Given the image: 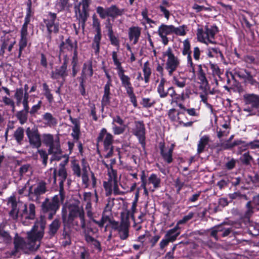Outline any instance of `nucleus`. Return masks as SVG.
I'll use <instances>...</instances> for the list:
<instances>
[{"label": "nucleus", "mask_w": 259, "mask_h": 259, "mask_svg": "<svg viewBox=\"0 0 259 259\" xmlns=\"http://www.w3.org/2000/svg\"><path fill=\"white\" fill-rule=\"evenodd\" d=\"M246 104L251 105L255 109L259 108V95L255 94H246L244 96Z\"/></svg>", "instance_id": "29"}, {"label": "nucleus", "mask_w": 259, "mask_h": 259, "mask_svg": "<svg viewBox=\"0 0 259 259\" xmlns=\"http://www.w3.org/2000/svg\"><path fill=\"white\" fill-rule=\"evenodd\" d=\"M180 227L176 225L174 228L166 231L164 235L165 238H167L171 242H173L180 234Z\"/></svg>", "instance_id": "33"}, {"label": "nucleus", "mask_w": 259, "mask_h": 259, "mask_svg": "<svg viewBox=\"0 0 259 259\" xmlns=\"http://www.w3.org/2000/svg\"><path fill=\"white\" fill-rule=\"evenodd\" d=\"M94 74L93 62L91 60L84 62L81 69L80 76L87 78V76L92 77Z\"/></svg>", "instance_id": "30"}, {"label": "nucleus", "mask_w": 259, "mask_h": 259, "mask_svg": "<svg viewBox=\"0 0 259 259\" xmlns=\"http://www.w3.org/2000/svg\"><path fill=\"white\" fill-rule=\"evenodd\" d=\"M112 131L115 135H119L123 134L126 128L125 125L117 126L116 124L112 123Z\"/></svg>", "instance_id": "59"}, {"label": "nucleus", "mask_w": 259, "mask_h": 259, "mask_svg": "<svg viewBox=\"0 0 259 259\" xmlns=\"http://www.w3.org/2000/svg\"><path fill=\"white\" fill-rule=\"evenodd\" d=\"M157 33L161 39L164 45H167L169 42L167 35L173 34V25H166L162 23L158 28Z\"/></svg>", "instance_id": "19"}, {"label": "nucleus", "mask_w": 259, "mask_h": 259, "mask_svg": "<svg viewBox=\"0 0 259 259\" xmlns=\"http://www.w3.org/2000/svg\"><path fill=\"white\" fill-rule=\"evenodd\" d=\"M141 28L139 26H132L128 29V38L133 41V45L138 43L141 34Z\"/></svg>", "instance_id": "27"}, {"label": "nucleus", "mask_w": 259, "mask_h": 259, "mask_svg": "<svg viewBox=\"0 0 259 259\" xmlns=\"http://www.w3.org/2000/svg\"><path fill=\"white\" fill-rule=\"evenodd\" d=\"M8 203L11 204V210L9 212V215H14L16 217L15 211L18 206V203L17 202L15 196H11L8 199Z\"/></svg>", "instance_id": "49"}, {"label": "nucleus", "mask_w": 259, "mask_h": 259, "mask_svg": "<svg viewBox=\"0 0 259 259\" xmlns=\"http://www.w3.org/2000/svg\"><path fill=\"white\" fill-rule=\"evenodd\" d=\"M69 214L67 222L71 223L75 218L78 217L80 221L81 228L84 229L86 226L84 211L82 207L75 204H70L68 206Z\"/></svg>", "instance_id": "11"}, {"label": "nucleus", "mask_w": 259, "mask_h": 259, "mask_svg": "<svg viewBox=\"0 0 259 259\" xmlns=\"http://www.w3.org/2000/svg\"><path fill=\"white\" fill-rule=\"evenodd\" d=\"M187 78L182 77L180 76H174L172 77V83L178 88H183L186 85Z\"/></svg>", "instance_id": "45"}, {"label": "nucleus", "mask_w": 259, "mask_h": 259, "mask_svg": "<svg viewBox=\"0 0 259 259\" xmlns=\"http://www.w3.org/2000/svg\"><path fill=\"white\" fill-rule=\"evenodd\" d=\"M76 79L79 82L78 90L80 93V95L83 97H84L86 96L85 82L87 78L80 76L77 77Z\"/></svg>", "instance_id": "44"}, {"label": "nucleus", "mask_w": 259, "mask_h": 259, "mask_svg": "<svg viewBox=\"0 0 259 259\" xmlns=\"http://www.w3.org/2000/svg\"><path fill=\"white\" fill-rule=\"evenodd\" d=\"M60 207V198L58 195H54L50 200L46 198L41 205V211L48 214V219L52 220Z\"/></svg>", "instance_id": "7"}, {"label": "nucleus", "mask_w": 259, "mask_h": 259, "mask_svg": "<svg viewBox=\"0 0 259 259\" xmlns=\"http://www.w3.org/2000/svg\"><path fill=\"white\" fill-rule=\"evenodd\" d=\"M112 86V84H105L104 87V94L102 96L101 100L102 110H104L105 106L109 105L110 103V87Z\"/></svg>", "instance_id": "28"}, {"label": "nucleus", "mask_w": 259, "mask_h": 259, "mask_svg": "<svg viewBox=\"0 0 259 259\" xmlns=\"http://www.w3.org/2000/svg\"><path fill=\"white\" fill-rule=\"evenodd\" d=\"M114 142L113 136L110 133L107 132L106 128H102L98 136L96 139V147L98 153H100L99 149V145L100 143H102L103 145L104 151H108L107 153L105 155V158H109L112 157L113 155L114 146L113 145Z\"/></svg>", "instance_id": "3"}, {"label": "nucleus", "mask_w": 259, "mask_h": 259, "mask_svg": "<svg viewBox=\"0 0 259 259\" xmlns=\"http://www.w3.org/2000/svg\"><path fill=\"white\" fill-rule=\"evenodd\" d=\"M125 70H122L117 72V75L120 79L121 85L123 87L126 92L134 90L131 82V77L125 74Z\"/></svg>", "instance_id": "22"}, {"label": "nucleus", "mask_w": 259, "mask_h": 259, "mask_svg": "<svg viewBox=\"0 0 259 259\" xmlns=\"http://www.w3.org/2000/svg\"><path fill=\"white\" fill-rule=\"evenodd\" d=\"M209 137L207 135H204L200 138L197 145V154H199L204 152V149L209 144Z\"/></svg>", "instance_id": "36"}, {"label": "nucleus", "mask_w": 259, "mask_h": 259, "mask_svg": "<svg viewBox=\"0 0 259 259\" xmlns=\"http://www.w3.org/2000/svg\"><path fill=\"white\" fill-rule=\"evenodd\" d=\"M158 9L159 10L160 15L163 16L167 20H168L170 16V12L163 5H160Z\"/></svg>", "instance_id": "63"}, {"label": "nucleus", "mask_w": 259, "mask_h": 259, "mask_svg": "<svg viewBox=\"0 0 259 259\" xmlns=\"http://www.w3.org/2000/svg\"><path fill=\"white\" fill-rule=\"evenodd\" d=\"M68 67L61 65L57 67L51 73V78L54 80L61 79L63 83L65 82L66 77L68 76Z\"/></svg>", "instance_id": "21"}, {"label": "nucleus", "mask_w": 259, "mask_h": 259, "mask_svg": "<svg viewBox=\"0 0 259 259\" xmlns=\"http://www.w3.org/2000/svg\"><path fill=\"white\" fill-rule=\"evenodd\" d=\"M47 191V183L45 181L41 180L37 183L34 188H33L32 186L29 187L27 196L31 200L36 201L39 199L40 196Z\"/></svg>", "instance_id": "14"}, {"label": "nucleus", "mask_w": 259, "mask_h": 259, "mask_svg": "<svg viewBox=\"0 0 259 259\" xmlns=\"http://www.w3.org/2000/svg\"><path fill=\"white\" fill-rule=\"evenodd\" d=\"M177 110L175 108H171L168 111L167 115L169 119L171 121H175L178 119V117L181 114L185 115V113L183 111H178L176 113Z\"/></svg>", "instance_id": "48"}, {"label": "nucleus", "mask_w": 259, "mask_h": 259, "mask_svg": "<svg viewBox=\"0 0 259 259\" xmlns=\"http://www.w3.org/2000/svg\"><path fill=\"white\" fill-rule=\"evenodd\" d=\"M246 207V211H245L244 217L245 219H249L252 216L253 214L254 211L253 208L254 207L251 205V201H248L245 205Z\"/></svg>", "instance_id": "54"}, {"label": "nucleus", "mask_w": 259, "mask_h": 259, "mask_svg": "<svg viewBox=\"0 0 259 259\" xmlns=\"http://www.w3.org/2000/svg\"><path fill=\"white\" fill-rule=\"evenodd\" d=\"M253 159L252 156L249 154V152L244 153L242 157L240 158L241 162L245 165H250V161Z\"/></svg>", "instance_id": "60"}, {"label": "nucleus", "mask_w": 259, "mask_h": 259, "mask_svg": "<svg viewBox=\"0 0 259 259\" xmlns=\"http://www.w3.org/2000/svg\"><path fill=\"white\" fill-rule=\"evenodd\" d=\"M141 188L143 189L144 194L145 195H148V189L147 188V178H146V176L145 174V172L144 170H142L141 172Z\"/></svg>", "instance_id": "53"}, {"label": "nucleus", "mask_w": 259, "mask_h": 259, "mask_svg": "<svg viewBox=\"0 0 259 259\" xmlns=\"http://www.w3.org/2000/svg\"><path fill=\"white\" fill-rule=\"evenodd\" d=\"M107 36L111 45L116 47L117 51H118L120 47V40L118 37L114 34V32L107 34Z\"/></svg>", "instance_id": "51"}, {"label": "nucleus", "mask_w": 259, "mask_h": 259, "mask_svg": "<svg viewBox=\"0 0 259 259\" xmlns=\"http://www.w3.org/2000/svg\"><path fill=\"white\" fill-rule=\"evenodd\" d=\"M28 114H29V111L22 109L21 110L18 111L16 113L15 116L19 120L20 123L21 124H24L28 120Z\"/></svg>", "instance_id": "41"}, {"label": "nucleus", "mask_w": 259, "mask_h": 259, "mask_svg": "<svg viewBox=\"0 0 259 259\" xmlns=\"http://www.w3.org/2000/svg\"><path fill=\"white\" fill-rule=\"evenodd\" d=\"M137 203L136 201H134L132 203V212L131 213L129 210H128L125 215L124 214V219L127 221H128L129 220V217L131 215V218L133 220H135V217H134V213L136 212V207H137Z\"/></svg>", "instance_id": "58"}, {"label": "nucleus", "mask_w": 259, "mask_h": 259, "mask_svg": "<svg viewBox=\"0 0 259 259\" xmlns=\"http://www.w3.org/2000/svg\"><path fill=\"white\" fill-rule=\"evenodd\" d=\"M163 56L167 57L165 64V69L167 71L168 75L170 76L180 66V60L175 55L170 47H168L166 51L163 53Z\"/></svg>", "instance_id": "9"}, {"label": "nucleus", "mask_w": 259, "mask_h": 259, "mask_svg": "<svg viewBox=\"0 0 259 259\" xmlns=\"http://www.w3.org/2000/svg\"><path fill=\"white\" fill-rule=\"evenodd\" d=\"M69 120L74 125L72 128V133L71 134V137L74 141H78L79 140L80 136V122L78 118H74L72 116H69Z\"/></svg>", "instance_id": "23"}, {"label": "nucleus", "mask_w": 259, "mask_h": 259, "mask_svg": "<svg viewBox=\"0 0 259 259\" xmlns=\"http://www.w3.org/2000/svg\"><path fill=\"white\" fill-rule=\"evenodd\" d=\"M65 163H61L59 164L58 170L56 168H51L49 170H53L52 179L53 184L56 185L57 182V177H59V185H64V183L67 178V170L65 166Z\"/></svg>", "instance_id": "17"}, {"label": "nucleus", "mask_w": 259, "mask_h": 259, "mask_svg": "<svg viewBox=\"0 0 259 259\" xmlns=\"http://www.w3.org/2000/svg\"><path fill=\"white\" fill-rule=\"evenodd\" d=\"M112 182L108 180L103 182V187L106 191V195L107 196H110L112 192Z\"/></svg>", "instance_id": "64"}, {"label": "nucleus", "mask_w": 259, "mask_h": 259, "mask_svg": "<svg viewBox=\"0 0 259 259\" xmlns=\"http://www.w3.org/2000/svg\"><path fill=\"white\" fill-rule=\"evenodd\" d=\"M10 38L9 36L5 37L2 39V45L0 49V55H3L8 46L11 43Z\"/></svg>", "instance_id": "56"}, {"label": "nucleus", "mask_w": 259, "mask_h": 259, "mask_svg": "<svg viewBox=\"0 0 259 259\" xmlns=\"http://www.w3.org/2000/svg\"><path fill=\"white\" fill-rule=\"evenodd\" d=\"M132 133L135 136L143 149L146 148V128L143 121H135Z\"/></svg>", "instance_id": "15"}, {"label": "nucleus", "mask_w": 259, "mask_h": 259, "mask_svg": "<svg viewBox=\"0 0 259 259\" xmlns=\"http://www.w3.org/2000/svg\"><path fill=\"white\" fill-rule=\"evenodd\" d=\"M24 130L22 127H18L15 131L14 137L18 144H21L24 136Z\"/></svg>", "instance_id": "46"}, {"label": "nucleus", "mask_w": 259, "mask_h": 259, "mask_svg": "<svg viewBox=\"0 0 259 259\" xmlns=\"http://www.w3.org/2000/svg\"><path fill=\"white\" fill-rule=\"evenodd\" d=\"M198 70L197 72V79L200 81L201 86H208V81L206 78V73L203 68H207L206 65L204 64L197 65Z\"/></svg>", "instance_id": "26"}, {"label": "nucleus", "mask_w": 259, "mask_h": 259, "mask_svg": "<svg viewBox=\"0 0 259 259\" xmlns=\"http://www.w3.org/2000/svg\"><path fill=\"white\" fill-rule=\"evenodd\" d=\"M200 88L203 90L204 94H200V98H201V101L204 104H206L208 99V90H209L210 87L208 86H201Z\"/></svg>", "instance_id": "57"}, {"label": "nucleus", "mask_w": 259, "mask_h": 259, "mask_svg": "<svg viewBox=\"0 0 259 259\" xmlns=\"http://www.w3.org/2000/svg\"><path fill=\"white\" fill-rule=\"evenodd\" d=\"M244 73L239 72L238 76L244 80V81L252 85H255L258 83L254 79L251 72L246 69H244Z\"/></svg>", "instance_id": "34"}, {"label": "nucleus", "mask_w": 259, "mask_h": 259, "mask_svg": "<svg viewBox=\"0 0 259 259\" xmlns=\"http://www.w3.org/2000/svg\"><path fill=\"white\" fill-rule=\"evenodd\" d=\"M26 15L24 19V22L22 25L20 30V38L18 42V58H20L22 52L27 47L28 44V25L31 21V18L32 17L34 14L33 9H26Z\"/></svg>", "instance_id": "5"}, {"label": "nucleus", "mask_w": 259, "mask_h": 259, "mask_svg": "<svg viewBox=\"0 0 259 259\" xmlns=\"http://www.w3.org/2000/svg\"><path fill=\"white\" fill-rule=\"evenodd\" d=\"M75 12L78 13V19L81 24V27L83 29L84 28L85 23L89 17V9L82 8L80 9L79 6H75Z\"/></svg>", "instance_id": "24"}, {"label": "nucleus", "mask_w": 259, "mask_h": 259, "mask_svg": "<svg viewBox=\"0 0 259 259\" xmlns=\"http://www.w3.org/2000/svg\"><path fill=\"white\" fill-rule=\"evenodd\" d=\"M190 41L188 38L185 39L183 41L182 54L183 56H186L187 54H191Z\"/></svg>", "instance_id": "55"}, {"label": "nucleus", "mask_w": 259, "mask_h": 259, "mask_svg": "<svg viewBox=\"0 0 259 259\" xmlns=\"http://www.w3.org/2000/svg\"><path fill=\"white\" fill-rule=\"evenodd\" d=\"M121 222L120 223V229L118 231L119 234L120 238L121 240L126 239L129 236L128 231V221L124 219V213H121Z\"/></svg>", "instance_id": "25"}, {"label": "nucleus", "mask_w": 259, "mask_h": 259, "mask_svg": "<svg viewBox=\"0 0 259 259\" xmlns=\"http://www.w3.org/2000/svg\"><path fill=\"white\" fill-rule=\"evenodd\" d=\"M209 64L212 76L214 77L218 76L220 79H221V75L223 74L224 70H221L217 64L210 62Z\"/></svg>", "instance_id": "47"}, {"label": "nucleus", "mask_w": 259, "mask_h": 259, "mask_svg": "<svg viewBox=\"0 0 259 259\" xmlns=\"http://www.w3.org/2000/svg\"><path fill=\"white\" fill-rule=\"evenodd\" d=\"M189 31L188 27L186 25L183 24L179 27H175L173 25V33L178 36H185L187 32Z\"/></svg>", "instance_id": "43"}, {"label": "nucleus", "mask_w": 259, "mask_h": 259, "mask_svg": "<svg viewBox=\"0 0 259 259\" xmlns=\"http://www.w3.org/2000/svg\"><path fill=\"white\" fill-rule=\"evenodd\" d=\"M93 27L95 29L96 34L93 39V42L92 45V48L94 50L95 54H98L100 52V43L102 38V32L100 21L96 14L92 16Z\"/></svg>", "instance_id": "12"}, {"label": "nucleus", "mask_w": 259, "mask_h": 259, "mask_svg": "<svg viewBox=\"0 0 259 259\" xmlns=\"http://www.w3.org/2000/svg\"><path fill=\"white\" fill-rule=\"evenodd\" d=\"M43 143L49 147L48 153L52 154V160L59 161L64 156L62 155L63 151L61 148L60 138L57 136L54 139L53 135L45 134L42 136Z\"/></svg>", "instance_id": "2"}, {"label": "nucleus", "mask_w": 259, "mask_h": 259, "mask_svg": "<svg viewBox=\"0 0 259 259\" xmlns=\"http://www.w3.org/2000/svg\"><path fill=\"white\" fill-rule=\"evenodd\" d=\"M143 107L145 108H149L153 106L156 104L155 100L151 99L149 98H143L140 102Z\"/></svg>", "instance_id": "52"}, {"label": "nucleus", "mask_w": 259, "mask_h": 259, "mask_svg": "<svg viewBox=\"0 0 259 259\" xmlns=\"http://www.w3.org/2000/svg\"><path fill=\"white\" fill-rule=\"evenodd\" d=\"M44 236V232L38 231L37 226L34 225L31 230L27 233V242L29 245L34 248V251H36L39 247L40 243L37 244V241H40Z\"/></svg>", "instance_id": "13"}, {"label": "nucleus", "mask_w": 259, "mask_h": 259, "mask_svg": "<svg viewBox=\"0 0 259 259\" xmlns=\"http://www.w3.org/2000/svg\"><path fill=\"white\" fill-rule=\"evenodd\" d=\"M166 82V79L164 77H161L160 82L157 88V92L161 98H165L168 95L167 90H165L164 88V84Z\"/></svg>", "instance_id": "39"}, {"label": "nucleus", "mask_w": 259, "mask_h": 259, "mask_svg": "<svg viewBox=\"0 0 259 259\" xmlns=\"http://www.w3.org/2000/svg\"><path fill=\"white\" fill-rule=\"evenodd\" d=\"M112 58L114 65L116 66L117 72H119L124 70V68L121 65V63L120 62L117 57V53L116 51H113L112 53Z\"/></svg>", "instance_id": "50"}, {"label": "nucleus", "mask_w": 259, "mask_h": 259, "mask_svg": "<svg viewBox=\"0 0 259 259\" xmlns=\"http://www.w3.org/2000/svg\"><path fill=\"white\" fill-rule=\"evenodd\" d=\"M43 22L47 31L46 37L48 42H51L52 39V33L57 34L59 32L61 27L59 18L57 17V13L50 11L43 19Z\"/></svg>", "instance_id": "4"}, {"label": "nucleus", "mask_w": 259, "mask_h": 259, "mask_svg": "<svg viewBox=\"0 0 259 259\" xmlns=\"http://www.w3.org/2000/svg\"><path fill=\"white\" fill-rule=\"evenodd\" d=\"M125 10L123 8H119L116 5H111L109 7L104 8L102 6H98L96 8V12L101 19L107 18L105 23V28L107 30V34L114 32L113 24L111 21L114 20L119 17L122 16L125 13Z\"/></svg>", "instance_id": "1"}, {"label": "nucleus", "mask_w": 259, "mask_h": 259, "mask_svg": "<svg viewBox=\"0 0 259 259\" xmlns=\"http://www.w3.org/2000/svg\"><path fill=\"white\" fill-rule=\"evenodd\" d=\"M61 226V222L58 219H55L49 225L48 234L51 237H54Z\"/></svg>", "instance_id": "37"}, {"label": "nucleus", "mask_w": 259, "mask_h": 259, "mask_svg": "<svg viewBox=\"0 0 259 259\" xmlns=\"http://www.w3.org/2000/svg\"><path fill=\"white\" fill-rule=\"evenodd\" d=\"M72 6L70 0H56L55 5L58 13L69 10Z\"/></svg>", "instance_id": "32"}, {"label": "nucleus", "mask_w": 259, "mask_h": 259, "mask_svg": "<svg viewBox=\"0 0 259 259\" xmlns=\"http://www.w3.org/2000/svg\"><path fill=\"white\" fill-rule=\"evenodd\" d=\"M46 224V221L45 216L41 215L38 219H37L34 225L37 226V229L39 227L41 229V231L44 232V230L45 228Z\"/></svg>", "instance_id": "62"}, {"label": "nucleus", "mask_w": 259, "mask_h": 259, "mask_svg": "<svg viewBox=\"0 0 259 259\" xmlns=\"http://www.w3.org/2000/svg\"><path fill=\"white\" fill-rule=\"evenodd\" d=\"M143 72L144 81L146 83H148L150 81V78L152 73V70L150 67L149 62L148 61H146L144 63L143 67Z\"/></svg>", "instance_id": "40"}, {"label": "nucleus", "mask_w": 259, "mask_h": 259, "mask_svg": "<svg viewBox=\"0 0 259 259\" xmlns=\"http://www.w3.org/2000/svg\"><path fill=\"white\" fill-rule=\"evenodd\" d=\"M42 85L44 95L49 103H52L54 102V97L53 94L51 93V91L49 88V85L46 82H44L42 83Z\"/></svg>", "instance_id": "42"}, {"label": "nucleus", "mask_w": 259, "mask_h": 259, "mask_svg": "<svg viewBox=\"0 0 259 259\" xmlns=\"http://www.w3.org/2000/svg\"><path fill=\"white\" fill-rule=\"evenodd\" d=\"M189 90L187 89L186 92H182L181 94H177L170 100V104H176L178 107L180 104H183L181 102H184L187 98H189Z\"/></svg>", "instance_id": "31"}, {"label": "nucleus", "mask_w": 259, "mask_h": 259, "mask_svg": "<svg viewBox=\"0 0 259 259\" xmlns=\"http://www.w3.org/2000/svg\"><path fill=\"white\" fill-rule=\"evenodd\" d=\"M42 119L46 121V124L50 127L55 126L58 123L57 119L50 112H46L42 116Z\"/></svg>", "instance_id": "38"}, {"label": "nucleus", "mask_w": 259, "mask_h": 259, "mask_svg": "<svg viewBox=\"0 0 259 259\" xmlns=\"http://www.w3.org/2000/svg\"><path fill=\"white\" fill-rule=\"evenodd\" d=\"M59 56L63 54L66 51L69 52H77L78 50V43L77 41L75 40H73L72 38L69 36L65 40H62L59 45Z\"/></svg>", "instance_id": "16"}, {"label": "nucleus", "mask_w": 259, "mask_h": 259, "mask_svg": "<svg viewBox=\"0 0 259 259\" xmlns=\"http://www.w3.org/2000/svg\"><path fill=\"white\" fill-rule=\"evenodd\" d=\"M160 155L163 160L167 164H170L173 161L172 153L175 147V144H172L168 148V151L165 150V145L164 142H160L158 144Z\"/></svg>", "instance_id": "20"}, {"label": "nucleus", "mask_w": 259, "mask_h": 259, "mask_svg": "<svg viewBox=\"0 0 259 259\" xmlns=\"http://www.w3.org/2000/svg\"><path fill=\"white\" fill-rule=\"evenodd\" d=\"M219 31V28L215 24L206 25L204 29L199 27L197 29V38L201 42L204 43L207 39L210 44H215V42L212 40L214 39L215 35Z\"/></svg>", "instance_id": "8"}, {"label": "nucleus", "mask_w": 259, "mask_h": 259, "mask_svg": "<svg viewBox=\"0 0 259 259\" xmlns=\"http://www.w3.org/2000/svg\"><path fill=\"white\" fill-rule=\"evenodd\" d=\"M27 136L29 140V142L31 147L33 148H38L41 145L40 135L37 129H30L27 128L26 131Z\"/></svg>", "instance_id": "18"}, {"label": "nucleus", "mask_w": 259, "mask_h": 259, "mask_svg": "<svg viewBox=\"0 0 259 259\" xmlns=\"http://www.w3.org/2000/svg\"><path fill=\"white\" fill-rule=\"evenodd\" d=\"M27 204L19 201L18 206L15 211L16 217L14 215H9L14 220H17L19 218L21 220H33L35 217V206L33 203H30L28 207Z\"/></svg>", "instance_id": "6"}, {"label": "nucleus", "mask_w": 259, "mask_h": 259, "mask_svg": "<svg viewBox=\"0 0 259 259\" xmlns=\"http://www.w3.org/2000/svg\"><path fill=\"white\" fill-rule=\"evenodd\" d=\"M128 97L130 99V101L131 103L133 104V106L135 108H137L138 107V102L137 100V97L134 93V90L126 92Z\"/></svg>", "instance_id": "61"}, {"label": "nucleus", "mask_w": 259, "mask_h": 259, "mask_svg": "<svg viewBox=\"0 0 259 259\" xmlns=\"http://www.w3.org/2000/svg\"><path fill=\"white\" fill-rule=\"evenodd\" d=\"M147 185L152 184L153 187L154 191L155 189H157L161 187V179L156 174L152 173L149 177L148 179H147Z\"/></svg>", "instance_id": "35"}, {"label": "nucleus", "mask_w": 259, "mask_h": 259, "mask_svg": "<svg viewBox=\"0 0 259 259\" xmlns=\"http://www.w3.org/2000/svg\"><path fill=\"white\" fill-rule=\"evenodd\" d=\"M14 248L11 250L10 255L16 256L18 253L22 251L24 252L28 251H34V248L29 245L27 241L22 237L19 236L16 233L13 239Z\"/></svg>", "instance_id": "10"}]
</instances>
